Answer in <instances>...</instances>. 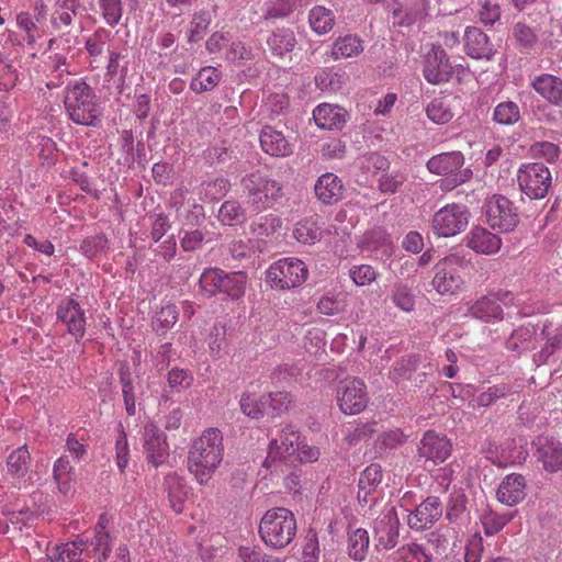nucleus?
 Listing matches in <instances>:
<instances>
[{
    "instance_id": "nucleus-1",
    "label": "nucleus",
    "mask_w": 562,
    "mask_h": 562,
    "mask_svg": "<svg viewBox=\"0 0 562 562\" xmlns=\"http://www.w3.org/2000/svg\"><path fill=\"white\" fill-rule=\"evenodd\" d=\"M223 436L220 429L209 428L195 439L189 450L188 468L200 484H205L223 460Z\"/></svg>"
},
{
    "instance_id": "nucleus-2",
    "label": "nucleus",
    "mask_w": 562,
    "mask_h": 562,
    "mask_svg": "<svg viewBox=\"0 0 562 562\" xmlns=\"http://www.w3.org/2000/svg\"><path fill=\"white\" fill-rule=\"evenodd\" d=\"M64 98L69 119L77 125L99 127L102 108L93 89L82 79L69 81Z\"/></svg>"
},
{
    "instance_id": "nucleus-3",
    "label": "nucleus",
    "mask_w": 562,
    "mask_h": 562,
    "mask_svg": "<svg viewBox=\"0 0 562 562\" xmlns=\"http://www.w3.org/2000/svg\"><path fill=\"white\" fill-rule=\"evenodd\" d=\"M297 530L294 514L284 507H274L265 513L259 522V535L266 546L283 549L295 538Z\"/></svg>"
},
{
    "instance_id": "nucleus-4",
    "label": "nucleus",
    "mask_w": 562,
    "mask_h": 562,
    "mask_svg": "<svg viewBox=\"0 0 562 562\" xmlns=\"http://www.w3.org/2000/svg\"><path fill=\"white\" fill-rule=\"evenodd\" d=\"M464 155L459 150H453L430 157L426 168L432 175L445 177V188L450 190L472 178V170L464 168Z\"/></svg>"
},
{
    "instance_id": "nucleus-5",
    "label": "nucleus",
    "mask_w": 562,
    "mask_h": 562,
    "mask_svg": "<svg viewBox=\"0 0 562 562\" xmlns=\"http://www.w3.org/2000/svg\"><path fill=\"white\" fill-rule=\"evenodd\" d=\"M306 265L297 258H282L266 271V282L272 289L290 290L297 288L307 279Z\"/></svg>"
},
{
    "instance_id": "nucleus-6",
    "label": "nucleus",
    "mask_w": 562,
    "mask_h": 562,
    "mask_svg": "<svg viewBox=\"0 0 562 562\" xmlns=\"http://www.w3.org/2000/svg\"><path fill=\"white\" fill-rule=\"evenodd\" d=\"M471 213L464 204L449 203L439 209L432 216L431 229L438 237H452L469 225Z\"/></svg>"
},
{
    "instance_id": "nucleus-7",
    "label": "nucleus",
    "mask_w": 562,
    "mask_h": 562,
    "mask_svg": "<svg viewBox=\"0 0 562 562\" xmlns=\"http://www.w3.org/2000/svg\"><path fill=\"white\" fill-rule=\"evenodd\" d=\"M464 260L457 254L449 255L436 263L432 288L441 295H452L461 290L464 280L462 268Z\"/></svg>"
},
{
    "instance_id": "nucleus-8",
    "label": "nucleus",
    "mask_w": 562,
    "mask_h": 562,
    "mask_svg": "<svg viewBox=\"0 0 562 562\" xmlns=\"http://www.w3.org/2000/svg\"><path fill=\"white\" fill-rule=\"evenodd\" d=\"M486 223L501 233L513 232L519 223L518 210L508 198L494 194L484 203Z\"/></svg>"
},
{
    "instance_id": "nucleus-9",
    "label": "nucleus",
    "mask_w": 562,
    "mask_h": 562,
    "mask_svg": "<svg viewBox=\"0 0 562 562\" xmlns=\"http://www.w3.org/2000/svg\"><path fill=\"white\" fill-rule=\"evenodd\" d=\"M282 184L277 180L252 175L248 179V210L261 212L281 202Z\"/></svg>"
},
{
    "instance_id": "nucleus-10",
    "label": "nucleus",
    "mask_w": 562,
    "mask_h": 562,
    "mask_svg": "<svg viewBox=\"0 0 562 562\" xmlns=\"http://www.w3.org/2000/svg\"><path fill=\"white\" fill-rule=\"evenodd\" d=\"M520 190L530 199H543L551 187V172L543 164L522 165L517 175Z\"/></svg>"
},
{
    "instance_id": "nucleus-11",
    "label": "nucleus",
    "mask_w": 562,
    "mask_h": 562,
    "mask_svg": "<svg viewBox=\"0 0 562 562\" xmlns=\"http://www.w3.org/2000/svg\"><path fill=\"white\" fill-rule=\"evenodd\" d=\"M373 540L378 551L396 547L400 538V519L394 506L385 507L373 521Z\"/></svg>"
},
{
    "instance_id": "nucleus-12",
    "label": "nucleus",
    "mask_w": 562,
    "mask_h": 562,
    "mask_svg": "<svg viewBox=\"0 0 562 562\" xmlns=\"http://www.w3.org/2000/svg\"><path fill=\"white\" fill-rule=\"evenodd\" d=\"M337 403L344 414L356 415L361 413L368 404L364 382L358 378L341 381L337 390Z\"/></svg>"
},
{
    "instance_id": "nucleus-13",
    "label": "nucleus",
    "mask_w": 562,
    "mask_h": 562,
    "mask_svg": "<svg viewBox=\"0 0 562 562\" xmlns=\"http://www.w3.org/2000/svg\"><path fill=\"white\" fill-rule=\"evenodd\" d=\"M519 300L513 293L506 291L498 294H490L475 301L470 307L471 316L483 322H497L503 319L504 306L518 305Z\"/></svg>"
},
{
    "instance_id": "nucleus-14",
    "label": "nucleus",
    "mask_w": 562,
    "mask_h": 562,
    "mask_svg": "<svg viewBox=\"0 0 562 562\" xmlns=\"http://www.w3.org/2000/svg\"><path fill=\"white\" fill-rule=\"evenodd\" d=\"M142 439L148 462L158 468L169 457V446L165 432L154 422H147L143 426Z\"/></svg>"
},
{
    "instance_id": "nucleus-15",
    "label": "nucleus",
    "mask_w": 562,
    "mask_h": 562,
    "mask_svg": "<svg viewBox=\"0 0 562 562\" xmlns=\"http://www.w3.org/2000/svg\"><path fill=\"white\" fill-rule=\"evenodd\" d=\"M443 514V505L438 496H428L407 514L411 529L422 531L431 528Z\"/></svg>"
},
{
    "instance_id": "nucleus-16",
    "label": "nucleus",
    "mask_w": 562,
    "mask_h": 562,
    "mask_svg": "<svg viewBox=\"0 0 562 562\" xmlns=\"http://www.w3.org/2000/svg\"><path fill=\"white\" fill-rule=\"evenodd\" d=\"M57 319L67 327L77 342L83 338L86 334L87 317L86 312L79 302L72 297L61 300L56 311Z\"/></svg>"
},
{
    "instance_id": "nucleus-17",
    "label": "nucleus",
    "mask_w": 562,
    "mask_h": 562,
    "mask_svg": "<svg viewBox=\"0 0 562 562\" xmlns=\"http://www.w3.org/2000/svg\"><path fill=\"white\" fill-rule=\"evenodd\" d=\"M423 74L427 82L431 85H440L451 78L453 66L440 45H432L425 55Z\"/></svg>"
},
{
    "instance_id": "nucleus-18",
    "label": "nucleus",
    "mask_w": 562,
    "mask_h": 562,
    "mask_svg": "<svg viewBox=\"0 0 562 562\" xmlns=\"http://www.w3.org/2000/svg\"><path fill=\"white\" fill-rule=\"evenodd\" d=\"M418 454L428 461L441 463L451 454V443L445 435L427 430L420 439Z\"/></svg>"
},
{
    "instance_id": "nucleus-19",
    "label": "nucleus",
    "mask_w": 562,
    "mask_h": 562,
    "mask_svg": "<svg viewBox=\"0 0 562 562\" xmlns=\"http://www.w3.org/2000/svg\"><path fill=\"white\" fill-rule=\"evenodd\" d=\"M465 245L476 254L494 255L499 251L502 239L487 228L475 226L467 234Z\"/></svg>"
},
{
    "instance_id": "nucleus-20",
    "label": "nucleus",
    "mask_w": 562,
    "mask_h": 562,
    "mask_svg": "<svg viewBox=\"0 0 562 562\" xmlns=\"http://www.w3.org/2000/svg\"><path fill=\"white\" fill-rule=\"evenodd\" d=\"M292 403L293 398L286 392L270 393L268 396H261L258 402L252 404V407L248 411V417L258 419L268 411L273 415H281L289 411Z\"/></svg>"
},
{
    "instance_id": "nucleus-21",
    "label": "nucleus",
    "mask_w": 562,
    "mask_h": 562,
    "mask_svg": "<svg viewBox=\"0 0 562 562\" xmlns=\"http://www.w3.org/2000/svg\"><path fill=\"white\" fill-rule=\"evenodd\" d=\"M314 192L322 204L333 205L342 199L344 183L337 175L325 172L317 178Z\"/></svg>"
},
{
    "instance_id": "nucleus-22",
    "label": "nucleus",
    "mask_w": 562,
    "mask_h": 562,
    "mask_svg": "<svg viewBox=\"0 0 562 562\" xmlns=\"http://www.w3.org/2000/svg\"><path fill=\"white\" fill-rule=\"evenodd\" d=\"M313 119L322 130H341L349 119V113L342 106L322 103L313 110Z\"/></svg>"
},
{
    "instance_id": "nucleus-23",
    "label": "nucleus",
    "mask_w": 562,
    "mask_h": 562,
    "mask_svg": "<svg viewBox=\"0 0 562 562\" xmlns=\"http://www.w3.org/2000/svg\"><path fill=\"white\" fill-rule=\"evenodd\" d=\"M300 441L299 432L292 426H285L281 430L279 438L270 441L265 465L268 467L270 460L274 461L279 458L294 454L297 442Z\"/></svg>"
},
{
    "instance_id": "nucleus-24",
    "label": "nucleus",
    "mask_w": 562,
    "mask_h": 562,
    "mask_svg": "<svg viewBox=\"0 0 562 562\" xmlns=\"http://www.w3.org/2000/svg\"><path fill=\"white\" fill-rule=\"evenodd\" d=\"M262 150L272 157H286L293 153L292 144L279 131L265 126L259 134Z\"/></svg>"
},
{
    "instance_id": "nucleus-25",
    "label": "nucleus",
    "mask_w": 562,
    "mask_h": 562,
    "mask_svg": "<svg viewBox=\"0 0 562 562\" xmlns=\"http://www.w3.org/2000/svg\"><path fill=\"white\" fill-rule=\"evenodd\" d=\"M162 487L172 510L177 514L182 513L190 493V487L187 485L186 480L178 475V473L171 472L165 476Z\"/></svg>"
},
{
    "instance_id": "nucleus-26",
    "label": "nucleus",
    "mask_w": 562,
    "mask_h": 562,
    "mask_svg": "<svg viewBox=\"0 0 562 562\" xmlns=\"http://www.w3.org/2000/svg\"><path fill=\"white\" fill-rule=\"evenodd\" d=\"M535 456L550 473L562 471V442L553 438L539 441Z\"/></svg>"
},
{
    "instance_id": "nucleus-27",
    "label": "nucleus",
    "mask_w": 562,
    "mask_h": 562,
    "mask_svg": "<svg viewBox=\"0 0 562 562\" xmlns=\"http://www.w3.org/2000/svg\"><path fill=\"white\" fill-rule=\"evenodd\" d=\"M533 90L546 101L562 106V79L551 74H541L530 81Z\"/></svg>"
},
{
    "instance_id": "nucleus-28",
    "label": "nucleus",
    "mask_w": 562,
    "mask_h": 562,
    "mask_svg": "<svg viewBox=\"0 0 562 562\" xmlns=\"http://www.w3.org/2000/svg\"><path fill=\"white\" fill-rule=\"evenodd\" d=\"M464 46L469 56L472 58L490 59L494 53L493 44L488 36L475 26H468L464 32Z\"/></svg>"
},
{
    "instance_id": "nucleus-29",
    "label": "nucleus",
    "mask_w": 562,
    "mask_h": 562,
    "mask_svg": "<svg viewBox=\"0 0 562 562\" xmlns=\"http://www.w3.org/2000/svg\"><path fill=\"white\" fill-rule=\"evenodd\" d=\"M526 496V480L521 474L507 475L498 486L497 498L507 506H514Z\"/></svg>"
},
{
    "instance_id": "nucleus-30",
    "label": "nucleus",
    "mask_w": 562,
    "mask_h": 562,
    "mask_svg": "<svg viewBox=\"0 0 562 562\" xmlns=\"http://www.w3.org/2000/svg\"><path fill=\"white\" fill-rule=\"evenodd\" d=\"M266 43L272 56L283 58L294 49L297 41L293 30L279 27L267 36Z\"/></svg>"
},
{
    "instance_id": "nucleus-31",
    "label": "nucleus",
    "mask_w": 562,
    "mask_h": 562,
    "mask_svg": "<svg viewBox=\"0 0 562 562\" xmlns=\"http://www.w3.org/2000/svg\"><path fill=\"white\" fill-rule=\"evenodd\" d=\"M364 249L374 252L376 257L390 258L394 254L393 240L384 229H372L364 236Z\"/></svg>"
},
{
    "instance_id": "nucleus-32",
    "label": "nucleus",
    "mask_w": 562,
    "mask_h": 562,
    "mask_svg": "<svg viewBox=\"0 0 562 562\" xmlns=\"http://www.w3.org/2000/svg\"><path fill=\"white\" fill-rule=\"evenodd\" d=\"M506 348L518 355L536 348V328L525 325L515 329L506 340Z\"/></svg>"
},
{
    "instance_id": "nucleus-33",
    "label": "nucleus",
    "mask_w": 562,
    "mask_h": 562,
    "mask_svg": "<svg viewBox=\"0 0 562 562\" xmlns=\"http://www.w3.org/2000/svg\"><path fill=\"white\" fill-rule=\"evenodd\" d=\"M31 460V453L26 445L13 450L7 458L9 475L15 480L24 479L29 473Z\"/></svg>"
},
{
    "instance_id": "nucleus-34",
    "label": "nucleus",
    "mask_w": 562,
    "mask_h": 562,
    "mask_svg": "<svg viewBox=\"0 0 562 562\" xmlns=\"http://www.w3.org/2000/svg\"><path fill=\"white\" fill-rule=\"evenodd\" d=\"M363 52V42L356 35H345L338 37L331 46L330 57L334 60L340 58L356 57Z\"/></svg>"
},
{
    "instance_id": "nucleus-35",
    "label": "nucleus",
    "mask_w": 562,
    "mask_h": 562,
    "mask_svg": "<svg viewBox=\"0 0 562 562\" xmlns=\"http://www.w3.org/2000/svg\"><path fill=\"white\" fill-rule=\"evenodd\" d=\"M521 119L519 105L510 100L502 101L493 110L492 121L501 126H514Z\"/></svg>"
},
{
    "instance_id": "nucleus-36",
    "label": "nucleus",
    "mask_w": 562,
    "mask_h": 562,
    "mask_svg": "<svg viewBox=\"0 0 562 562\" xmlns=\"http://www.w3.org/2000/svg\"><path fill=\"white\" fill-rule=\"evenodd\" d=\"M370 537L366 529L357 528L348 535V554L355 561H363L367 557Z\"/></svg>"
},
{
    "instance_id": "nucleus-37",
    "label": "nucleus",
    "mask_w": 562,
    "mask_h": 562,
    "mask_svg": "<svg viewBox=\"0 0 562 562\" xmlns=\"http://www.w3.org/2000/svg\"><path fill=\"white\" fill-rule=\"evenodd\" d=\"M110 241L104 233L87 236L79 246V251L88 259L101 257L108 252Z\"/></svg>"
},
{
    "instance_id": "nucleus-38",
    "label": "nucleus",
    "mask_w": 562,
    "mask_h": 562,
    "mask_svg": "<svg viewBox=\"0 0 562 562\" xmlns=\"http://www.w3.org/2000/svg\"><path fill=\"white\" fill-rule=\"evenodd\" d=\"M221 81V72L212 67H203L191 80L190 88L195 93H202L213 90Z\"/></svg>"
},
{
    "instance_id": "nucleus-39",
    "label": "nucleus",
    "mask_w": 562,
    "mask_h": 562,
    "mask_svg": "<svg viewBox=\"0 0 562 562\" xmlns=\"http://www.w3.org/2000/svg\"><path fill=\"white\" fill-rule=\"evenodd\" d=\"M346 72L334 71L333 69H321L315 75V83L322 91L336 92L342 89L347 81Z\"/></svg>"
},
{
    "instance_id": "nucleus-40",
    "label": "nucleus",
    "mask_w": 562,
    "mask_h": 562,
    "mask_svg": "<svg viewBox=\"0 0 562 562\" xmlns=\"http://www.w3.org/2000/svg\"><path fill=\"white\" fill-rule=\"evenodd\" d=\"M294 238L302 244L313 245L321 239L322 227L313 217H307L296 223L293 229Z\"/></svg>"
},
{
    "instance_id": "nucleus-41",
    "label": "nucleus",
    "mask_w": 562,
    "mask_h": 562,
    "mask_svg": "<svg viewBox=\"0 0 562 562\" xmlns=\"http://www.w3.org/2000/svg\"><path fill=\"white\" fill-rule=\"evenodd\" d=\"M308 22L315 33L323 35L334 27L335 16L331 10L317 5L310 11Z\"/></svg>"
},
{
    "instance_id": "nucleus-42",
    "label": "nucleus",
    "mask_w": 562,
    "mask_h": 562,
    "mask_svg": "<svg viewBox=\"0 0 562 562\" xmlns=\"http://www.w3.org/2000/svg\"><path fill=\"white\" fill-rule=\"evenodd\" d=\"M97 2L100 15L106 25L115 27L121 23L124 12L122 0H97Z\"/></svg>"
},
{
    "instance_id": "nucleus-43",
    "label": "nucleus",
    "mask_w": 562,
    "mask_h": 562,
    "mask_svg": "<svg viewBox=\"0 0 562 562\" xmlns=\"http://www.w3.org/2000/svg\"><path fill=\"white\" fill-rule=\"evenodd\" d=\"M394 562H432V557L423 546L409 543L394 552Z\"/></svg>"
},
{
    "instance_id": "nucleus-44",
    "label": "nucleus",
    "mask_w": 562,
    "mask_h": 562,
    "mask_svg": "<svg viewBox=\"0 0 562 562\" xmlns=\"http://www.w3.org/2000/svg\"><path fill=\"white\" fill-rule=\"evenodd\" d=\"M211 14L207 11H200L193 14L187 32V41L190 44L203 40L211 24Z\"/></svg>"
},
{
    "instance_id": "nucleus-45",
    "label": "nucleus",
    "mask_w": 562,
    "mask_h": 562,
    "mask_svg": "<svg viewBox=\"0 0 562 562\" xmlns=\"http://www.w3.org/2000/svg\"><path fill=\"white\" fill-rule=\"evenodd\" d=\"M223 270L210 268L204 270L200 277V291L207 297L222 293Z\"/></svg>"
},
{
    "instance_id": "nucleus-46",
    "label": "nucleus",
    "mask_w": 562,
    "mask_h": 562,
    "mask_svg": "<svg viewBox=\"0 0 562 562\" xmlns=\"http://www.w3.org/2000/svg\"><path fill=\"white\" fill-rule=\"evenodd\" d=\"M222 293H226L232 300H239L245 293L246 277L241 271L224 273L222 279Z\"/></svg>"
},
{
    "instance_id": "nucleus-47",
    "label": "nucleus",
    "mask_w": 562,
    "mask_h": 562,
    "mask_svg": "<svg viewBox=\"0 0 562 562\" xmlns=\"http://www.w3.org/2000/svg\"><path fill=\"white\" fill-rule=\"evenodd\" d=\"M418 360L419 358L414 355L402 357L394 362L390 370V378L396 383L411 379L413 372L417 369Z\"/></svg>"
},
{
    "instance_id": "nucleus-48",
    "label": "nucleus",
    "mask_w": 562,
    "mask_h": 562,
    "mask_svg": "<svg viewBox=\"0 0 562 562\" xmlns=\"http://www.w3.org/2000/svg\"><path fill=\"white\" fill-rule=\"evenodd\" d=\"M111 38V32L104 27L97 29L85 43V48L88 52L89 56L93 59L100 57L103 52L106 43Z\"/></svg>"
},
{
    "instance_id": "nucleus-49",
    "label": "nucleus",
    "mask_w": 562,
    "mask_h": 562,
    "mask_svg": "<svg viewBox=\"0 0 562 562\" xmlns=\"http://www.w3.org/2000/svg\"><path fill=\"white\" fill-rule=\"evenodd\" d=\"M407 180V175L401 170H393L381 175L378 188L384 194H394L401 190Z\"/></svg>"
},
{
    "instance_id": "nucleus-50",
    "label": "nucleus",
    "mask_w": 562,
    "mask_h": 562,
    "mask_svg": "<svg viewBox=\"0 0 562 562\" xmlns=\"http://www.w3.org/2000/svg\"><path fill=\"white\" fill-rule=\"evenodd\" d=\"M123 56L116 50H109V59L106 64V76L113 80L117 87L123 86L127 74V63L121 65Z\"/></svg>"
},
{
    "instance_id": "nucleus-51",
    "label": "nucleus",
    "mask_w": 562,
    "mask_h": 562,
    "mask_svg": "<svg viewBox=\"0 0 562 562\" xmlns=\"http://www.w3.org/2000/svg\"><path fill=\"white\" fill-rule=\"evenodd\" d=\"M426 114L436 124H446L453 117V113L443 99L431 100L426 108Z\"/></svg>"
},
{
    "instance_id": "nucleus-52",
    "label": "nucleus",
    "mask_w": 562,
    "mask_h": 562,
    "mask_svg": "<svg viewBox=\"0 0 562 562\" xmlns=\"http://www.w3.org/2000/svg\"><path fill=\"white\" fill-rule=\"evenodd\" d=\"M218 217L225 225H236L243 222L244 209L236 201H226L218 211Z\"/></svg>"
},
{
    "instance_id": "nucleus-53",
    "label": "nucleus",
    "mask_w": 562,
    "mask_h": 562,
    "mask_svg": "<svg viewBox=\"0 0 562 562\" xmlns=\"http://www.w3.org/2000/svg\"><path fill=\"white\" fill-rule=\"evenodd\" d=\"M512 393L513 390L508 384L502 383L493 385L477 395L476 403L479 406L488 407L497 400L503 398Z\"/></svg>"
},
{
    "instance_id": "nucleus-54",
    "label": "nucleus",
    "mask_w": 562,
    "mask_h": 562,
    "mask_svg": "<svg viewBox=\"0 0 562 562\" xmlns=\"http://www.w3.org/2000/svg\"><path fill=\"white\" fill-rule=\"evenodd\" d=\"M383 477L382 468L378 463L368 465L360 474L358 486L375 491Z\"/></svg>"
},
{
    "instance_id": "nucleus-55",
    "label": "nucleus",
    "mask_w": 562,
    "mask_h": 562,
    "mask_svg": "<svg viewBox=\"0 0 562 562\" xmlns=\"http://www.w3.org/2000/svg\"><path fill=\"white\" fill-rule=\"evenodd\" d=\"M393 303L405 312H411L415 306V295L405 284H395L392 292Z\"/></svg>"
},
{
    "instance_id": "nucleus-56",
    "label": "nucleus",
    "mask_w": 562,
    "mask_h": 562,
    "mask_svg": "<svg viewBox=\"0 0 562 562\" xmlns=\"http://www.w3.org/2000/svg\"><path fill=\"white\" fill-rule=\"evenodd\" d=\"M82 550L77 547V542L63 543L55 548L49 559L58 562H79Z\"/></svg>"
},
{
    "instance_id": "nucleus-57",
    "label": "nucleus",
    "mask_w": 562,
    "mask_h": 562,
    "mask_svg": "<svg viewBox=\"0 0 562 562\" xmlns=\"http://www.w3.org/2000/svg\"><path fill=\"white\" fill-rule=\"evenodd\" d=\"M512 519L510 515L490 512L482 517V525L486 536L499 532Z\"/></svg>"
},
{
    "instance_id": "nucleus-58",
    "label": "nucleus",
    "mask_w": 562,
    "mask_h": 562,
    "mask_svg": "<svg viewBox=\"0 0 562 562\" xmlns=\"http://www.w3.org/2000/svg\"><path fill=\"white\" fill-rule=\"evenodd\" d=\"M120 382L122 384V394L126 413L128 416H134L136 413L135 394L132 378L128 371L120 372Z\"/></svg>"
},
{
    "instance_id": "nucleus-59",
    "label": "nucleus",
    "mask_w": 562,
    "mask_h": 562,
    "mask_svg": "<svg viewBox=\"0 0 562 562\" xmlns=\"http://www.w3.org/2000/svg\"><path fill=\"white\" fill-rule=\"evenodd\" d=\"M193 373L183 368L175 367L168 372L167 381L171 389H189L193 383Z\"/></svg>"
},
{
    "instance_id": "nucleus-60",
    "label": "nucleus",
    "mask_w": 562,
    "mask_h": 562,
    "mask_svg": "<svg viewBox=\"0 0 562 562\" xmlns=\"http://www.w3.org/2000/svg\"><path fill=\"white\" fill-rule=\"evenodd\" d=\"M465 495L462 493H452L449 496V501L446 509V518L450 522H457L462 518L465 512Z\"/></svg>"
},
{
    "instance_id": "nucleus-61",
    "label": "nucleus",
    "mask_w": 562,
    "mask_h": 562,
    "mask_svg": "<svg viewBox=\"0 0 562 562\" xmlns=\"http://www.w3.org/2000/svg\"><path fill=\"white\" fill-rule=\"evenodd\" d=\"M376 271L370 265L353 266L349 270V277L358 286H366L371 284L376 279Z\"/></svg>"
},
{
    "instance_id": "nucleus-62",
    "label": "nucleus",
    "mask_w": 562,
    "mask_h": 562,
    "mask_svg": "<svg viewBox=\"0 0 562 562\" xmlns=\"http://www.w3.org/2000/svg\"><path fill=\"white\" fill-rule=\"evenodd\" d=\"M516 43L524 48H531L538 41L536 32L525 23H516L513 27Z\"/></svg>"
},
{
    "instance_id": "nucleus-63",
    "label": "nucleus",
    "mask_w": 562,
    "mask_h": 562,
    "mask_svg": "<svg viewBox=\"0 0 562 562\" xmlns=\"http://www.w3.org/2000/svg\"><path fill=\"white\" fill-rule=\"evenodd\" d=\"M406 442V436L401 429H391L381 434L376 439L380 449L392 450Z\"/></svg>"
},
{
    "instance_id": "nucleus-64",
    "label": "nucleus",
    "mask_w": 562,
    "mask_h": 562,
    "mask_svg": "<svg viewBox=\"0 0 562 562\" xmlns=\"http://www.w3.org/2000/svg\"><path fill=\"white\" fill-rule=\"evenodd\" d=\"M321 154L325 159H341L346 154V145L339 138H329L321 144Z\"/></svg>"
}]
</instances>
